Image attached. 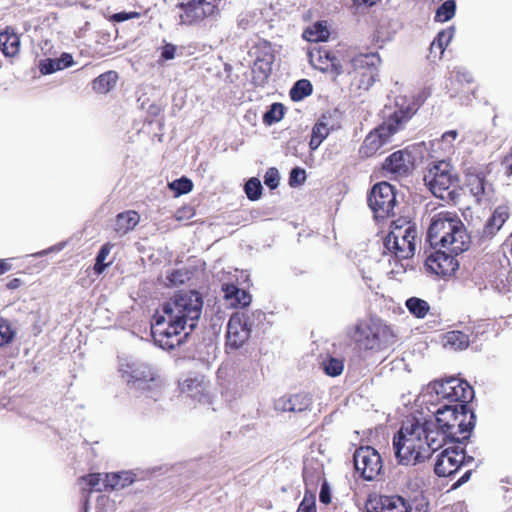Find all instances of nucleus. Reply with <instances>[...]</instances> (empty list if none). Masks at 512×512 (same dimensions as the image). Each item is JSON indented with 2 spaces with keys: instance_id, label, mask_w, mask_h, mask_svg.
Listing matches in <instances>:
<instances>
[{
  "instance_id": "obj_14",
  "label": "nucleus",
  "mask_w": 512,
  "mask_h": 512,
  "mask_svg": "<svg viewBox=\"0 0 512 512\" xmlns=\"http://www.w3.org/2000/svg\"><path fill=\"white\" fill-rule=\"evenodd\" d=\"M181 393L203 406L212 404V396L209 391V382L200 374L188 376L179 382Z\"/></svg>"
},
{
  "instance_id": "obj_20",
  "label": "nucleus",
  "mask_w": 512,
  "mask_h": 512,
  "mask_svg": "<svg viewBox=\"0 0 512 512\" xmlns=\"http://www.w3.org/2000/svg\"><path fill=\"white\" fill-rule=\"evenodd\" d=\"M275 56L271 52H265L257 56L252 67V83L255 87H265L272 73Z\"/></svg>"
},
{
  "instance_id": "obj_56",
  "label": "nucleus",
  "mask_w": 512,
  "mask_h": 512,
  "mask_svg": "<svg viewBox=\"0 0 512 512\" xmlns=\"http://www.w3.org/2000/svg\"><path fill=\"white\" fill-rule=\"evenodd\" d=\"M319 501L324 505H328L332 501L331 488L326 479L323 480L320 488Z\"/></svg>"
},
{
  "instance_id": "obj_32",
  "label": "nucleus",
  "mask_w": 512,
  "mask_h": 512,
  "mask_svg": "<svg viewBox=\"0 0 512 512\" xmlns=\"http://www.w3.org/2000/svg\"><path fill=\"white\" fill-rule=\"evenodd\" d=\"M331 131H333V129L327 127V124H325L323 120H317L316 123L313 125L310 134V150L316 151L319 148V146L323 143V141L328 137Z\"/></svg>"
},
{
  "instance_id": "obj_39",
  "label": "nucleus",
  "mask_w": 512,
  "mask_h": 512,
  "mask_svg": "<svg viewBox=\"0 0 512 512\" xmlns=\"http://www.w3.org/2000/svg\"><path fill=\"white\" fill-rule=\"evenodd\" d=\"M455 33V27L449 26L445 29L440 30L434 40L431 43L430 49L433 50L435 47L439 49L440 54H443L446 47L449 45L451 40L453 39Z\"/></svg>"
},
{
  "instance_id": "obj_37",
  "label": "nucleus",
  "mask_w": 512,
  "mask_h": 512,
  "mask_svg": "<svg viewBox=\"0 0 512 512\" xmlns=\"http://www.w3.org/2000/svg\"><path fill=\"white\" fill-rule=\"evenodd\" d=\"M457 10L456 0H445L436 9L434 21L445 23L454 18Z\"/></svg>"
},
{
  "instance_id": "obj_35",
  "label": "nucleus",
  "mask_w": 512,
  "mask_h": 512,
  "mask_svg": "<svg viewBox=\"0 0 512 512\" xmlns=\"http://www.w3.org/2000/svg\"><path fill=\"white\" fill-rule=\"evenodd\" d=\"M286 112V107L280 102H274L269 105L262 116V121L266 126H272L280 122Z\"/></svg>"
},
{
  "instance_id": "obj_27",
  "label": "nucleus",
  "mask_w": 512,
  "mask_h": 512,
  "mask_svg": "<svg viewBox=\"0 0 512 512\" xmlns=\"http://www.w3.org/2000/svg\"><path fill=\"white\" fill-rule=\"evenodd\" d=\"M237 320L243 325L250 333H252L254 328H257L260 324H262L266 315L262 310L256 309L253 311L244 310L237 311L232 314Z\"/></svg>"
},
{
  "instance_id": "obj_45",
  "label": "nucleus",
  "mask_w": 512,
  "mask_h": 512,
  "mask_svg": "<svg viewBox=\"0 0 512 512\" xmlns=\"http://www.w3.org/2000/svg\"><path fill=\"white\" fill-rule=\"evenodd\" d=\"M111 244L106 243L103 244L100 249L98 250L96 257H95V263L93 266V270L95 274L100 275L102 274L109 264H107L105 261L111 251Z\"/></svg>"
},
{
  "instance_id": "obj_21",
  "label": "nucleus",
  "mask_w": 512,
  "mask_h": 512,
  "mask_svg": "<svg viewBox=\"0 0 512 512\" xmlns=\"http://www.w3.org/2000/svg\"><path fill=\"white\" fill-rule=\"evenodd\" d=\"M448 444L447 441L443 440L440 436H436L435 433L426 434V438L421 441L417 447L415 453L411 458L410 465H417L425 462L429 459L436 451Z\"/></svg>"
},
{
  "instance_id": "obj_41",
  "label": "nucleus",
  "mask_w": 512,
  "mask_h": 512,
  "mask_svg": "<svg viewBox=\"0 0 512 512\" xmlns=\"http://www.w3.org/2000/svg\"><path fill=\"white\" fill-rule=\"evenodd\" d=\"M403 449H401V454H397L394 452L395 457L399 464L401 465H410L411 457L415 453L417 447L420 445V441L413 440L412 438L404 440Z\"/></svg>"
},
{
  "instance_id": "obj_25",
  "label": "nucleus",
  "mask_w": 512,
  "mask_h": 512,
  "mask_svg": "<svg viewBox=\"0 0 512 512\" xmlns=\"http://www.w3.org/2000/svg\"><path fill=\"white\" fill-rule=\"evenodd\" d=\"M135 481V474L130 471H119L105 474L103 479L104 489H123Z\"/></svg>"
},
{
  "instance_id": "obj_52",
  "label": "nucleus",
  "mask_w": 512,
  "mask_h": 512,
  "mask_svg": "<svg viewBox=\"0 0 512 512\" xmlns=\"http://www.w3.org/2000/svg\"><path fill=\"white\" fill-rule=\"evenodd\" d=\"M16 336L15 329L12 328L10 322L2 317V347L9 345Z\"/></svg>"
},
{
  "instance_id": "obj_53",
  "label": "nucleus",
  "mask_w": 512,
  "mask_h": 512,
  "mask_svg": "<svg viewBox=\"0 0 512 512\" xmlns=\"http://www.w3.org/2000/svg\"><path fill=\"white\" fill-rule=\"evenodd\" d=\"M84 481L92 491L105 490L103 487V479L100 473H91L84 477Z\"/></svg>"
},
{
  "instance_id": "obj_59",
  "label": "nucleus",
  "mask_w": 512,
  "mask_h": 512,
  "mask_svg": "<svg viewBox=\"0 0 512 512\" xmlns=\"http://www.w3.org/2000/svg\"><path fill=\"white\" fill-rule=\"evenodd\" d=\"M186 274L180 269H174L167 275V280L171 285H180L185 282Z\"/></svg>"
},
{
  "instance_id": "obj_9",
  "label": "nucleus",
  "mask_w": 512,
  "mask_h": 512,
  "mask_svg": "<svg viewBox=\"0 0 512 512\" xmlns=\"http://www.w3.org/2000/svg\"><path fill=\"white\" fill-rule=\"evenodd\" d=\"M367 204L376 222L394 216L398 204L396 187L387 181L374 184L367 193Z\"/></svg>"
},
{
  "instance_id": "obj_16",
  "label": "nucleus",
  "mask_w": 512,
  "mask_h": 512,
  "mask_svg": "<svg viewBox=\"0 0 512 512\" xmlns=\"http://www.w3.org/2000/svg\"><path fill=\"white\" fill-rule=\"evenodd\" d=\"M451 444L452 446L444 448L436 457L434 473L438 477H453L461 469L459 462L461 444Z\"/></svg>"
},
{
  "instance_id": "obj_29",
  "label": "nucleus",
  "mask_w": 512,
  "mask_h": 512,
  "mask_svg": "<svg viewBox=\"0 0 512 512\" xmlns=\"http://www.w3.org/2000/svg\"><path fill=\"white\" fill-rule=\"evenodd\" d=\"M117 80L118 73L116 71H106L92 81V89L96 93L106 94L115 87Z\"/></svg>"
},
{
  "instance_id": "obj_1",
  "label": "nucleus",
  "mask_w": 512,
  "mask_h": 512,
  "mask_svg": "<svg viewBox=\"0 0 512 512\" xmlns=\"http://www.w3.org/2000/svg\"><path fill=\"white\" fill-rule=\"evenodd\" d=\"M204 300L195 290H179L161 305L151 320L154 343L163 350H174L183 345L197 328Z\"/></svg>"
},
{
  "instance_id": "obj_3",
  "label": "nucleus",
  "mask_w": 512,
  "mask_h": 512,
  "mask_svg": "<svg viewBox=\"0 0 512 512\" xmlns=\"http://www.w3.org/2000/svg\"><path fill=\"white\" fill-rule=\"evenodd\" d=\"M426 242L433 248L452 246V251L459 255L470 248L471 237L457 213L441 211L430 219Z\"/></svg>"
},
{
  "instance_id": "obj_62",
  "label": "nucleus",
  "mask_w": 512,
  "mask_h": 512,
  "mask_svg": "<svg viewBox=\"0 0 512 512\" xmlns=\"http://www.w3.org/2000/svg\"><path fill=\"white\" fill-rule=\"evenodd\" d=\"M57 61L59 63V69L64 70L66 68L71 67L74 64V59L72 54L63 52L60 57L57 58Z\"/></svg>"
},
{
  "instance_id": "obj_8",
  "label": "nucleus",
  "mask_w": 512,
  "mask_h": 512,
  "mask_svg": "<svg viewBox=\"0 0 512 512\" xmlns=\"http://www.w3.org/2000/svg\"><path fill=\"white\" fill-rule=\"evenodd\" d=\"M119 371L131 389L147 393L146 397L157 401L161 395L159 385L150 365L140 361L122 364Z\"/></svg>"
},
{
  "instance_id": "obj_5",
  "label": "nucleus",
  "mask_w": 512,
  "mask_h": 512,
  "mask_svg": "<svg viewBox=\"0 0 512 512\" xmlns=\"http://www.w3.org/2000/svg\"><path fill=\"white\" fill-rule=\"evenodd\" d=\"M359 350L381 351L395 342V334L383 320L370 317L368 321H359L348 333Z\"/></svg>"
},
{
  "instance_id": "obj_63",
  "label": "nucleus",
  "mask_w": 512,
  "mask_h": 512,
  "mask_svg": "<svg viewBox=\"0 0 512 512\" xmlns=\"http://www.w3.org/2000/svg\"><path fill=\"white\" fill-rule=\"evenodd\" d=\"M456 79L460 82L472 83L473 76L472 74L466 70L465 68H458L456 71Z\"/></svg>"
},
{
  "instance_id": "obj_55",
  "label": "nucleus",
  "mask_w": 512,
  "mask_h": 512,
  "mask_svg": "<svg viewBox=\"0 0 512 512\" xmlns=\"http://www.w3.org/2000/svg\"><path fill=\"white\" fill-rule=\"evenodd\" d=\"M176 52H177L176 45H174L172 43L164 42V45L160 48V60L161 61L173 60L176 56Z\"/></svg>"
},
{
  "instance_id": "obj_61",
  "label": "nucleus",
  "mask_w": 512,
  "mask_h": 512,
  "mask_svg": "<svg viewBox=\"0 0 512 512\" xmlns=\"http://www.w3.org/2000/svg\"><path fill=\"white\" fill-rule=\"evenodd\" d=\"M408 218L406 217H399L398 219L392 221L391 223V231H395V234H401L409 224H412Z\"/></svg>"
},
{
  "instance_id": "obj_40",
  "label": "nucleus",
  "mask_w": 512,
  "mask_h": 512,
  "mask_svg": "<svg viewBox=\"0 0 512 512\" xmlns=\"http://www.w3.org/2000/svg\"><path fill=\"white\" fill-rule=\"evenodd\" d=\"M431 93L428 88L421 89L417 94L413 95L411 98L406 96H400L399 98H405V106L408 111L412 114H416L420 107L426 102V100L430 97Z\"/></svg>"
},
{
  "instance_id": "obj_2",
  "label": "nucleus",
  "mask_w": 512,
  "mask_h": 512,
  "mask_svg": "<svg viewBox=\"0 0 512 512\" xmlns=\"http://www.w3.org/2000/svg\"><path fill=\"white\" fill-rule=\"evenodd\" d=\"M428 410L436 436L448 443L466 444L476 425V413L466 404H442L436 410Z\"/></svg>"
},
{
  "instance_id": "obj_51",
  "label": "nucleus",
  "mask_w": 512,
  "mask_h": 512,
  "mask_svg": "<svg viewBox=\"0 0 512 512\" xmlns=\"http://www.w3.org/2000/svg\"><path fill=\"white\" fill-rule=\"evenodd\" d=\"M264 184L270 189L275 190L280 184V174L276 167L267 169L264 175Z\"/></svg>"
},
{
  "instance_id": "obj_22",
  "label": "nucleus",
  "mask_w": 512,
  "mask_h": 512,
  "mask_svg": "<svg viewBox=\"0 0 512 512\" xmlns=\"http://www.w3.org/2000/svg\"><path fill=\"white\" fill-rule=\"evenodd\" d=\"M312 397L309 393L300 392L283 396L276 402V409L284 412H303L310 409Z\"/></svg>"
},
{
  "instance_id": "obj_64",
  "label": "nucleus",
  "mask_w": 512,
  "mask_h": 512,
  "mask_svg": "<svg viewBox=\"0 0 512 512\" xmlns=\"http://www.w3.org/2000/svg\"><path fill=\"white\" fill-rule=\"evenodd\" d=\"M473 469H469L467 471H465L462 476L460 478H458L453 484H452V487L451 489L453 490H456L458 488H460L462 485H464L465 483H467L471 476H472V473H473Z\"/></svg>"
},
{
  "instance_id": "obj_46",
  "label": "nucleus",
  "mask_w": 512,
  "mask_h": 512,
  "mask_svg": "<svg viewBox=\"0 0 512 512\" xmlns=\"http://www.w3.org/2000/svg\"><path fill=\"white\" fill-rule=\"evenodd\" d=\"M399 238V234H395V231H390L389 234L384 238L383 244L385 249L401 257L402 254H405L406 250L400 246Z\"/></svg>"
},
{
  "instance_id": "obj_44",
  "label": "nucleus",
  "mask_w": 512,
  "mask_h": 512,
  "mask_svg": "<svg viewBox=\"0 0 512 512\" xmlns=\"http://www.w3.org/2000/svg\"><path fill=\"white\" fill-rule=\"evenodd\" d=\"M244 192L250 201L259 200L263 192V186L259 178H249L244 185Z\"/></svg>"
},
{
  "instance_id": "obj_38",
  "label": "nucleus",
  "mask_w": 512,
  "mask_h": 512,
  "mask_svg": "<svg viewBox=\"0 0 512 512\" xmlns=\"http://www.w3.org/2000/svg\"><path fill=\"white\" fill-rule=\"evenodd\" d=\"M400 237L402 238L403 242L407 243V249L405 254L401 255V258L408 259L414 256L416 251V237H417V227L416 224L413 222L412 224H409L403 232L400 234Z\"/></svg>"
},
{
  "instance_id": "obj_4",
  "label": "nucleus",
  "mask_w": 512,
  "mask_h": 512,
  "mask_svg": "<svg viewBox=\"0 0 512 512\" xmlns=\"http://www.w3.org/2000/svg\"><path fill=\"white\" fill-rule=\"evenodd\" d=\"M423 181L437 198L457 204L460 198V179L450 161H432L424 173Z\"/></svg>"
},
{
  "instance_id": "obj_30",
  "label": "nucleus",
  "mask_w": 512,
  "mask_h": 512,
  "mask_svg": "<svg viewBox=\"0 0 512 512\" xmlns=\"http://www.w3.org/2000/svg\"><path fill=\"white\" fill-rule=\"evenodd\" d=\"M140 216L136 211L129 210L121 212L116 216L115 231L118 234L124 235L139 223Z\"/></svg>"
},
{
  "instance_id": "obj_48",
  "label": "nucleus",
  "mask_w": 512,
  "mask_h": 512,
  "mask_svg": "<svg viewBox=\"0 0 512 512\" xmlns=\"http://www.w3.org/2000/svg\"><path fill=\"white\" fill-rule=\"evenodd\" d=\"M306 179V170L299 166H295L289 172L288 184L290 187L295 188L302 185Z\"/></svg>"
},
{
  "instance_id": "obj_17",
  "label": "nucleus",
  "mask_w": 512,
  "mask_h": 512,
  "mask_svg": "<svg viewBox=\"0 0 512 512\" xmlns=\"http://www.w3.org/2000/svg\"><path fill=\"white\" fill-rule=\"evenodd\" d=\"M456 256L457 255L452 250L446 252L439 249L427 257L425 266L432 273L439 276H451L459 269V262Z\"/></svg>"
},
{
  "instance_id": "obj_7",
  "label": "nucleus",
  "mask_w": 512,
  "mask_h": 512,
  "mask_svg": "<svg viewBox=\"0 0 512 512\" xmlns=\"http://www.w3.org/2000/svg\"><path fill=\"white\" fill-rule=\"evenodd\" d=\"M405 98H396V109L388 119L379 126L375 133H370L364 140V145L371 151L378 150L389 141V138L402 130L405 124L414 116L405 106Z\"/></svg>"
},
{
  "instance_id": "obj_42",
  "label": "nucleus",
  "mask_w": 512,
  "mask_h": 512,
  "mask_svg": "<svg viewBox=\"0 0 512 512\" xmlns=\"http://www.w3.org/2000/svg\"><path fill=\"white\" fill-rule=\"evenodd\" d=\"M322 368L326 375L330 377H337L341 375L344 370V361L339 358L327 356L322 361Z\"/></svg>"
},
{
  "instance_id": "obj_6",
  "label": "nucleus",
  "mask_w": 512,
  "mask_h": 512,
  "mask_svg": "<svg viewBox=\"0 0 512 512\" xmlns=\"http://www.w3.org/2000/svg\"><path fill=\"white\" fill-rule=\"evenodd\" d=\"M423 402L436 406L440 400L453 404H469L475 398L474 388L466 380L449 377L445 381L434 380L428 384L422 393Z\"/></svg>"
},
{
  "instance_id": "obj_54",
  "label": "nucleus",
  "mask_w": 512,
  "mask_h": 512,
  "mask_svg": "<svg viewBox=\"0 0 512 512\" xmlns=\"http://www.w3.org/2000/svg\"><path fill=\"white\" fill-rule=\"evenodd\" d=\"M115 508V501L106 495H100L96 501V512H111Z\"/></svg>"
},
{
  "instance_id": "obj_10",
  "label": "nucleus",
  "mask_w": 512,
  "mask_h": 512,
  "mask_svg": "<svg viewBox=\"0 0 512 512\" xmlns=\"http://www.w3.org/2000/svg\"><path fill=\"white\" fill-rule=\"evenodd\" d=\"M381 58L377 52L358 54L350 61V66L356 74L358 88L369 90L379 80V65Z\"/></svg>"
},
{
  "instance_id": "obj_36",
  "label": "nucleus",
  "mask_w": 512,
  "mask_h": 512,
  "mask_svg": "<svg viewBox=\"0 0 512 512\" xmlns=\"http://www.w3.org/2000/svg\"><path fill=\"white\" fill-rule=\"evenodd\" d=\"M405 306L409 313L418 319H423L430 310L429 303L419 297H410L405 301Z\"/></svg>"
},
{
  "instance_id": "obj_23",
  "label": "nucleus",
  "mask_w": 512,
  "mask_h": 512,
  "mask_svg": "<svg viewBox=\"0 0 512 512\" xmlns=\"http://www.w3.org/2000/svg\"><path fill=\"white\" fill-rule=\"evenodd\" d=\"M222 291L224 298L230 301V305L234 308H246L252 301V296L247 290L241 289L233 283L224 284Z\"/></svg>"
},
{
  "instance_id": "obj_15",
  "label": "nucleus",
  "mask_w": 512,
  "mask_h": 512,
  "mask_svg": "<svg viewBox=\"0 0 512 512\" xmlns=\"http://www.w3.org/2000/svg\"><path fill=\"white\" fill-rule=\"evenodd\" d=\"M417 501L415 497L412 501L401 495H378L369 498L367 509L371 512H412L413 503Z\"/></svg>"
},
{
  "instance_id": "obj_11",
  "label": "nucleus",
  "mask_w": 512,
  "mask_h": 512,
  "mask_svg": "<svg viewBox=\"0 0 512 512\" xmlns=\"http://www.w3.org/2000/svg\"><path fill=\"white\" fill-rule=\"evenodd\" d=\"M353 464L358 475L366 481L375 480L383 469L380 453L368 445L361 446L354 451Z\"/></svg>"
},
{
  "instance_id": "obj_49",
  "label": "nucleus",
  "mask_w": 512,
  "mask_h": 512,
  "mask_svg": "<svg viewBox=\"0 0 512 512\" xmlns=\"http://www.w3.org/2000/svg\"><path fill=\"white\" fill-rule=\"evenodd\" d=\"M59 63L57 61V58H45L41 59L38 63V69L41 73V75H50L57 71H60L59 69Z\"/></svg>"
},
{
  "instance_id": "obj_12",
  "label": "nucleus",
  "mask_w": 512,
  "mask_h": 512,
  "mask_svg": "<svg viewBox=\"0 0 512 512\" xmlns=\"http://www.w3.org/2000/svg\"><path fill=\"white\" fill-rule=\"evenodd\" d=\"M432 426V422L427 417L418 418L414 416L412 419L403 422L393 437L394 452L401 454L404 440L412 438L421 442L426 438V434L435 433Z\"/></svg>"
},
{
  "instance_id": "obj_60",
  "label": "nucleus",
  "mask_w": 512,
  "mask_h": 512,
  "mask_svg": "<svg viewBox=\"0 0 512 512\" xmlns=\"http://www.w3.org/2000/svg\"><path fill=\"white\" fill-rule=\"evenodd\" d=\"M338 116V111L337 110H333V111H327L325 113H323L319 118L318 120H323V122L325 124H327V127L335 130L338 126H337V122L335 121V118Z\"/></svg>"
},
{
  "instance_id": "obj_43",
  "label": "nucleus",
  "mask_w": 512,
  "mask_h": 512,
  "mask_svg": "<svg viewBox=\"0 0 512 512\" xmlns=\"http://www.w3.org/2000/svg\"><path fill=\"white\" fill-rule=\"evenodd\" d=\"M169 189L175 194V196H181L188 194L193 189V182L186 176H181L168 183Z\"/></svg>"
},
{
  "instance_id": "obj_34",
  "label": "nucleus",
  "mask_w": 512,
  "mask_h": 512,
  "mask_svg": "<svg viewBox=\"0 0 512 512\" xmlns=\"http://www.w3.org/2000/svg\"><path fill=\"white\" fill-rule=\"evenodd\" d=\"M467 186L471 194L480 201L481 197L486 194L487 180L483 173L467 175Z\"/></svg>"
},
{
  "instance_id": "obj_26",
  "label": "nucleus",
  "mask_w": 512,
  "mask_h": 512,
  "mask_svg": "<svg viewBox=\"0 0 512 512\" xmlns=\"http://www.w3.org/2000/svg\"><path fill=\"white\" fill-rule=\"evenodd\" d=\"M443 347L454 350L462 351L469 347V335L460 330L448 331L442 336Z\"/></svg>"
},
{
  "instance_id": "obj_47",
  "label": "nucleus",
  "mask_w": 512,
  "mask_h": 512,
  "mask_svg": "<svg viewBox=\"0 0 512 512\" xmlns=\"http://www.w3.org/2000/svg\"><path fill=\"white\" fill-rule=\"evenodd\" d=\"M297 512H316V493L313 489L305 490Z\"/></svg>"
},
{
  "instance_id": "obj_50",
  "label": "nucleus",
  "mask_w": 512,
  "mask_h": 512,
  "mask_svg": "<svg viewBox=\"0 0 512 512\" xmlns=\"http://www.w3.org/2000/svg\"><path fill=\"white\" fill-rule=\"evenodd\" d=\"M319 479H320L319 473H317L314 469L304 467L303 481L305 484V490L313 489V491L316 492Z\"/></svg>"
},
{
  "instance_id": "obj_57",
  "label": "nucleus",
  "mask_w": 512,
  "mask_h": 512,
  "mask_svg": "<svg viewBox=\"0 0 512 512\" xmlns=\"http://www.w3.org/2000/svg\"><path fill=\"white\" fill-rule=\"evenodd\" d=\"M324 57L330 62L331 71L333 73L337 76L344 73L343 66L336 56L332 55L330 52H325Z\"/></svg>"
},
{
  "instance_id": "obj_33",
  "label": "nucleus",
  "mask_w": 512,
  "mask_h": 512,
  "mask_svg": "<svg viewBox=\"0 0 512 512\" xmlns=\"http://www.w3.org/2000/svg\"><path fill=\"white\" fill-rule=\"evenodd\" d=\"M313 92V85L308 79H299L291 87L289 97L294 102H300Z\"/></svg>"
},
{
  "instance_id": "obj_28",
  "label": "nucleus",
  "mask_w": 512,
  "mask_h": 512,
  "mask_svg": "<svg viewBox=\"0 0 512 512\" xmlns=\"http://www.w3.org/2000/svg\"><path fill=\"white\" fill-rule=\"evenodd\" d=\"M2 55L5 57H14L19 53L21 41L20 36L10 26L2 30Z\"/></svg>"
},
{
  "instance_id": "obj_13",
  "label": "nucleus",
  "mask_w": 512,
  "mask_h": 512,
  "mask_svg": "<svg viewBox=\"0 0 512 512\" xmlns=\"http://www.w3.org/2000/svg\"><path fill=\"white\" fill-rule=\"evenodd\" d=\"M177 8L182 11L180 23L184 25H194L205 18L219 14L218 6L213 0H188L179 2Z\"/></svg>"
},
{
  "instance_id": "obj_58",
  "label": "nucleus",
  "mask_w": 512,
  "mask_h": 512,
  "mask_svg": "<svg viewBox=\"0 0 512 512\" xmlns=\"http://www.w3.org/2000/svg\"><path fill=\"white\" fill-rule=\"evenodd\" d=\"M140 16H141V13L137 12V11H120V12L114 13L112 16V19L115 22L120 23V22L128 21L130 19L139 18Z\"/></svg>"
},
{
  "instance_id": "obj_31",
  "label": "nucleus",
  "mask_w": 512,
  "mask_h": 512,
  "mask_svg": "<svg viewBox=\"0 0 512 512\" xmlns=\"http://www.w3.org/2000/svg\"><path fill=\"white\" fill-rule=\"evenodd\" d=\"M302 36L308 42H326L330 38V31L325 21H317L306 28Z\"/></svg>"
},
{
  "instance_id": "obj_18",
  "label": "nucleus",
  "mask_w": 512,
  "mask_h": 512,
  "mask_svg": "<svg viewBox=\"0 0 512 512\" xmlns=\"http://www.w3.org/2000/svg\"><path fill=\"white\" fill-rule=\"evenodd\" d=\"M415 158L410 152L409 148H404L390 154L386 157L382 164V170L395 174V175H407L413 168Z\"/></svg>"
},
{
  "instance_id": "obj_24",
  "label": "nucleus",
  "mask_w": 512,
  "mask_h": 512,
  "mask_svg": "<svg viewBox=\"0 0 512 512\" xmlns=\"http://www.w3.org/2000/svg\"><path fill=\"white\" fill-rule=\"evenodd\" d=\"M509 218L508 207L501 205L495 208L483 226L482 237L492 238Z\"/></svg>"
},
{
  "instance_id": "obj_19",
  "label": "nucleus",
  "mask_w": 512,
  "mask_h": 512,
  "mask_svg": "<svg viewBox=\"0 0 512 512\" xmlns=\"http://www.w3.org/2000/svg\"><path fill=\"white\" fill-rule=\"evenodd\" d=\"M237 319L231 315L227 323L225 344L227 352L239 350L251 337L249 330L241 325Z\"/></svg>"
}]
</instances>
